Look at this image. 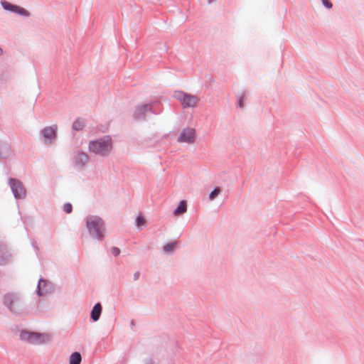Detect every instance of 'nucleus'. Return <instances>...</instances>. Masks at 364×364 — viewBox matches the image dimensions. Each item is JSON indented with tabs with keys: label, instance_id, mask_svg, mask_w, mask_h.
Here are the masks:
<instances>
[{
	"label": "nucleus",
	"instance_id": "f257e3e1",
	"mask_svg": "<svg viewBox=\"0 0 364 364\" xmlns=\"http://www.w3.org/2000/svg\"><path fill=\"white\" fill-rule=\"evenodd\" d=\"M112 139L109 136H105L100 139L89 142L88 149L90 152L102 156H108L112 151Z\"/></svg>",
	"mask_w": 364,
	"mask_h": 364
},
{
	"label": "nucleus",
	"instance_id": "f03ea898",
	"mask_svg": "<svg viewBox=\"0 0 364 364\" xmlns=\"http://www.w3.org/2000/svg\"><path fill=\"white\" fill-rule=\"evenodd\" d=\"M87 228L90 235L102 240L104 237V223L102 220L95 215L88 216L86 220Z\"/></svg>",
	"mask_w": 364,
	"mask_h": 364
},
{
	"label": "nucleus",
	"instance_id": "7ed1b4c3",
	"mask_svg": "<svg viewBox=\"0 0 364 364\" xmlns=\"http://www.w3.org/2000/svg\"><path fill=\"white\" fill-rule=\"evenodd\" d=\"M3 304L14 314H19L23 309L19 295L14 292L6 293L3 296Z\"/></svg>",
	"mask_w": 364,
	"mask_h": 364
},
{
	"label": "nucleus",
	"instance_id": "20e7f679",
	"mask_svg": "<svg viewBox=\"0 0 364 364\" xmlns=\"http://www.w3.org/2000/svg\"><path fill=\"white\" fill-rule=\"evenodd\" d=\"M19 337L21 341L33 345L45 343L51 339V336L48 333H41L28 330L21 331Z\"/></svg>",
	"mask_w": 364,
	"mask_h": 364
},
{
	"label": "nucleus",
	"instance_id": "39448f33",
	"mask_svg": "<svg viewBox=\"0 0 364 364\" xmlns=\"http://www.w3.org/2000/svg\"><path fill=\"white\" fill-rule=\"evenodd\" d=\"M174 97L180 101L183 107H194L198 102V98L190 94L183 92H176Z\"/></svg>",
	"mask_w": 364,
	"mask_h": 364
},
{
	"label": "nucleus",
	"instance_id": "423d86ee",
	"mask_svg": "<svg viewBox=\"0 0 364 364\" xmlns=\"http://www.w3.org/2000/svg\"><path fill=\"white\" fill-rule=\"evenodd\" d=\"M9 184L16 198H23L25 196L26 190L20 181L10 178Z\"/></svg>",
	"mask_w": 364,
	"mask_h": 364
},
{
	"label": "nucleus",
	"instance_id": "0eeeda50",
	"mask_svg": "<svg viewBox=\"0 0 364 364\" xmlns=\"http://www.w3.org/2000/svg\"><path fill=\"white\" fill-rule=\"evenodd\" d=\"M196 139V131L193 128L184 129L180 134L178 141L181 143H193Z\"/></svg>",
	"mask_w": 364,
	"mask_h": 364
},
{
	"label": "nucleus",
	"instance_id": "6e6552de",
	"mask_svg": "<svg viewBox=\"0 0 364 364\" xmlns=\"http://www.w3.org/2000/svg\"><path fill=\"white\" fill-rule=\"evenodd\" d=\"M57 132V126L53 125L46 127L41 131V134L43 137V141L46 144H50L52 141L55 138Z\"/></svg>",
	"mask_w": 364,
	"mask_h": 364
},
{
	"label": "nucleus",
	"instance_id": "1a4fd4ad",
	"mask_svg": "<svg viewBox=\"0 0 364 364\" xmlns=\"http://www.w3.org/2000/svg\"><path fill=\"white\" fill-rule=\"evenodd\" d=\"M1 4H2L3 7L6 10H9V11H11L18 13L19 14L24 15V16L28 15V12L24 9H23L21 7L12 5L10 3L6 2V1L2 2Z\"/></svg>",
	"mask_w": 364,
	"mask_h": 364
},
{
	"label": "nucleus",
	"instance_id": "9d476101",
	"mask_svg": "<svg viewBox=\"0 0 364 364\" xmlns=\"http://www.w3.org/2000/svg\"><path fill=\"white\" fill-rule=\"evenodd\" d=\"M88 156L84 152H79L75 157V164L77 167H82L88 161Z\"/></svg>",
	"mask_w": 364,
	"mask_h": 364
},
{
	"label": "nucleus",
	"instance_id": "9b49d317",
	"mask_svg": "<svg viewBox=\"0 0 364 364\" xmlns=\"http://www.w3.org/2000/svg\"><path fill=\"white\" fill-rule=\"evenodd\" d=\"M9 259V254L4 245H0V265L4 264Z\"/></svg>",
	"mask_w": 364,
	"mask_h": 364
},
{
	"label": "nucleus",
	"instance_id": "f8f14e48",
	"mask_svg": "<svg viewBox=\"0 0 364 364\" xmlns=\"http://www.w3.org/2000/svg\"><path fill=\"white\" fill-rule=\"evenodd\" d=\"M101 312H102L101 304L100 303H97L94 306V307L91 311V318L94 321H97L100 316Z\"/></svg>",
	"mask_w": 364,
	"mask_h": 364
},
{
	"label": "nucleus",
	"instance_id": "ddd939ff",
	"mask_svg": "<svg viewBox=\"0 0 364 364\" xmlns=\"http://www.w3.org/2000/svg\"><path fill=\"white\" fill-rule=\"evenodd\" d=\"M150 109L151 105L149 104L139 106L135 110V115L136 117H140Z\"/></svg>",
	"mask_w": 364,
	"mask_h": 364
},
{
	"label": "nucleus",
	"instance_id": "4468645a",
	"mask_svg": "<svg viewBox=\"0 0 364 364\" xmlns=\"http://www.w3.org/2000/svg\"><path fill=\"white\" fill-rule=\"evenodd\" d=\"M47 285H48V282L46 280H44L42 279L39 280L38 285V294L39 296H42L43 294L47 293L48 291V289H46Z\"/></svg>",
	"mask_w": 364,
	"mask_h": 364
},
{
	"label": "nucleus",
	"instance_id": "2eb2a0df",
	"mask_svg": "<svg viewBox=\"0 0 364 364\" xmlns=\"http://www.w3.org/2000/svg\"><path fill=\"white\" fill-rule=\"evenodd\" d=\"M85 119L80 117L77 118L73 123V128L76 131H80L85 127Z\"/></svg>",
	"mask_w": 364,
	"mask_h": 364
},
{
	"label": "nucleus",
	"instance_id": "dca6fc26",
	"mask_svg": "<svg viewBox=\"0 0 364 364\" xmlns=\"http://www.w3.org/2000/svg\"><path fill=\"white\" fill-rule=\"evenodd\" d=\"M187 206L186 203L184 200H181L177 207V208L174 211L175 215H179L186 212Z\"/></svg>",
	"mask_w": 364,
	"mask_h": 364
},
{
	"label": "nucleus",
	"instance_id": "f3484780",
	"mask_svg": "<svg viewBox=\"0 0 364 364\" xmlns=\"http://www.w3.org/2000/svg\"><path fill=\"white\" fill-rule=\"evenodd\" d=\"M81 359V355L77 352H75L70 357V364H80Z\"/></svg>",
	"mask_w": 364,
	"mask_h": 364
},
{
	"label": "nucleus",
	"instance_id": "a211bd4d",
	"mask_svg": "<svg viewBox=\"0 0 364 364\" xmlns=\"http://www.w3.org/2000/svg\"><path fill=\"white\" fill-rule=\"evenodd\" d=\"M10 149L6 145L0 144V157L6 158L9 156Z\"/></svg>",
	"mask_w": 364,
	"mask_h": 364
},
{
	"label": "nucleus",
	"instance_id": "6ab92c4d",
	"mask_svg": "<svg viewBox=\"0 0 364 364\" xmlns=\"http://www.w3.org/2000/svg\"><path fill=\"white\" fill-rule=\"evenodd\" d=\"M220 188L219 187H216L209 195V199L210 200H214L220 193Z\"/></svg>",
	"mask_w": 364,
	"mask_h": 364
},
{
	"label": "nucleus",
	"instance_id": "aec40b11",
	"mask_svg": "<svg viewBox=\"0 0 364 364\" xmlns=\"http://www.w3.org/2000/svg\"><path fill=\"white\" fill-rule=\"evenodd\" d=\"M176 244H177L176 242H173L166 244L164 247V251L165 252H171V251H173L174 250V248L176 247Z\"/></svg>",
	"mask_w": 364,
	"mask_h": 364
},
{
	"label": "nucleus",
	"instance_id": "412c9836",
	"mask_svg": "<svg viewBox=\"0 0 364 364\" xmlns=\"http://www.w3.org/2000/svg\"><path fill=\"white\" fill-rule=\"evenodd\" d=\"M146 223L145 219L142 216H138L136 218V225L137 226H144Z\"/></svg>",
	"mask_w": 364,
	"mask_h": 364
},
{
	"label": "nucleus",
	"instance_id": "4be33fe9",
	"mask_svg": "<svg viewBox=\"0 0 364 364\" xmlns=\"http://www.w3.org/2000/svg\"><path fill=\"white\" fill-rule=\"evenodd\" d=\"M63 210L67 213H70L73 210L72 205L70 203H65L63 206Z\"/></svg>",
	"mask_w": 364,
	"mask_h": 364
},
{
	"label": "nucleus",
	"instance_id": "5701e85b",
	"mask_svg": "<svg viewBox=\"0 0 364 364\" xmlns=\"http://www.w3.org/2000/svg\"><path fill=\"white\" fill-rule=\"evenodd\" d=\"M245 95L243 94L238 100V105L240 108L244 107Z\"/></svg>",
	"mask_w": 364,
	"mask_h": 364
},
{
	"label": "nucleus",
	"instance_id": "b1692460",
	"mask_svg": "<svg viewBox=\"0 0 364 364\" xmlns=\"http://www.w3.org/2000/svg\"><path fill=\"white\" fill-rule=\"evenodd\" d=\"M111 252L112 255H114V256H117L119 255L120 253V250L117 247H112V250H111Z\"/></svg>",
	"mask_w": 364,
	"mask_h": 364
},
{
	"label": "nucleus",
	"instance_id": "393cba45",
	"mask_svg": "<svg viewBox=\"0 0 364 364\" xmlns=\"http://www.w3.org/2000/svg\"><path fill=\"white\" fill-rule=\"evenodd\" d=\"M322 2H323V4L326 7V8H331L332 7V4L328 1V0H322Z\"/></svg>",
	"mask_w": 364,
	"mask_h": 364
},
{
	"label": "nucleus",
	"instance_id": "a878e982",
	"mask_svg": "<svg viewBox=\"0 0 364 364\" xmlns=\"http://www.w3.org/2000/svg\"><path fill=\"white\" fill-rule=\"evenodd\" d=\"M3 51L0 48V55L2 54Z\"/></svg>",
	"mask_w": 364,
	"mask_h": 364
}]
</instances>
